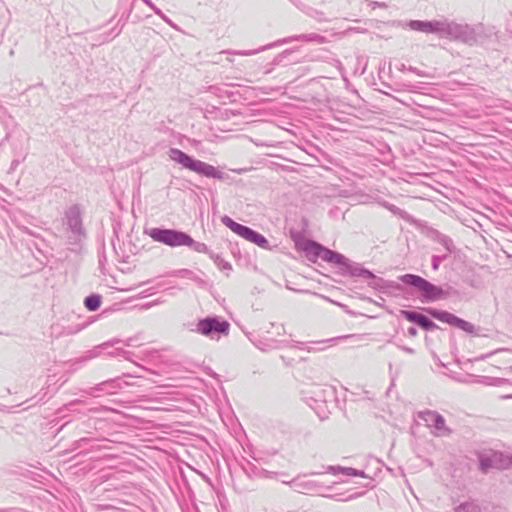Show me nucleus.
I'll return each instance as SVG.
<instances>
[{
	"label": "nucleus",
	"mask_w": 512,
	"mask_h": 512,
	"mask_svg": "<svg viewBox=\"0 0 512 512\" xmlns=\"http://www.w3.org/2000/svg\"><path fill=\"white\" fill-rule=\"evenodd\" d=\"M407 334L410 336V337H416L417 334H418V331L415 327H409L408 330H407Z\"/></svg>",
	"instance_id": "47"
},
{
	"label": "nucleus",
	"mask_w": 512,
	"mask_h": 512,
	"mask_svg": "<svg viewBox=\"0 0 512 512\" xmlns=\"http://www.w3.org/2000/svg\"><path fill=\"white\" fill-rule=\"evenodd\" d=\"M307 42H315V43H325L326 38L320 34L317 33H308L307 34Z\"/></svg>",
	"instance_id": "37"
},
{
	"label": "nucleus",
	"mask_w": 512,
	"mask_h": 512,
	"mask_svg": "<svg viewBox=\"0 0 512 512\" xmlns=\"http://www.w3.org/2000/svg\"><path fill=\"white\" fill-rule=\"evenodd\" d=\"M344 277L363 278L370 280L368 286L385 294H393L402 291L400 283L386 280L376 276L372 271L364 268L360 263L350 261L343 274Z\"/></svg>",
	"instance_id": "3"
},
{
	"label": "nucleus",
	"mask_w": 512,
	"mask_h": 512,
	"mask_svg": "<svg viewBox=\"0 0 512 512\" xmlns=\"http://www.w3.org/2000/svg\"><path fill=\"white\" fill-rule=\"evenodd\" d=\"M475 29H477V43L484 38H498V31L494 26H485L482 23L475 25Z\"/></svg>",
	"instance_id": "22"
},
{
	"label": "nucleus",
	"mask_w": 512,
	"mask_h": 512,
	"mask_svg": "<svg viewBox=\"0 0 512 512\" xmlns=\"http://www.w3.org/2000/svg\"><path fill=\"white\" fill-rule=\"evenodd\" d=\"M427 85H428V83H425V82H416V83L410 85V88H411V91L417 92V91L426 89Z\"/></svg>",
	"instance_id": "41"
},
{
	"label": "nucleus",
	"mask_w": 512,
	"mask_h": 512,
	"mask_svg": "<svg viewBox=\"0 0 512 512\" xmlns=\"http://www.w3.org/2000/svg\"><path fill=\"white\" fill-rule=\"evenodd\" d=\"M512 467V455L501 451H489L479 455V468L483 473L490 469L506 470Z\"/></svg>",
	"instance_id": "10"
},
{
	"label": "nucleus",
	"mask_w": 512,
	"mask_h": 512,
	"mask_svg": "<svg viewBox=\"0 0 512 512\" xmlns=\"http://www.w3.org/2000/svg\"><path fill=\"white\" fill-rule=\"evenodd\" d=\"M189 242L185 243L184 246L190 247L193 251L198 253H207L210 255V251L208 249V246L205 243L197 242L193 240V238L189 235Z\"/></svg>",
	"instance_id": "26"
},
{
	"label": "nucleus",
	"mask_w": 512,
	"mask_h": 512,
	"mask_svg": "<svg viewBox=\"0 0 512 512\" xmlns=\"http://www.w3.org/2000/svg\"><path fill=\"white\" fill-rule=\"evenodd\" d=\"M114 385V380L104 381L102 383L97 384L95 387H92L88 392L91 396H98V393L104 392L106 393L107 386Z\"/></svg>",
	"instance_id": "28"
},
{
	"label": "nucleus",
	"mask_w": 512,
	"mask_h": 512,
	"mask_svg": "<svg viewBox=\"0 0 512 512\" xmlns=\"http://www.w3.org/2000/svg\"><path fill=\"white\" fill-rule=\"evenodd\" d=\"M222 223L245 240L256 244L260 248L270 249L268 240L250 227L235 222L229 216L222 217Z\"/></svg>",
	"instance_id": "9"
},
{
	"label": "nucleus",
	"mask_w": 512,
	"mask_h": 512,
	"mask_svg": "<svg viewBox=\"0 0 512 512\" xmlns=\"http://www.w3.org/2000/svg\"><path fill=\"white\" fill-rule=\"evenodd\" d=\"M328 472L332 474H338L343 473L348 476H354V477H364L365 473L362 470H357L351 467H341V466H329Z\"/></svg>",
	"instance_id": "23"
},
{
	"label": "nucleus",
	"mask_w": 512,
	"mask_h": 512,
	"mask_svg": "<svg viewBox=\"0 0 512 512\" xmlns=\"http://www.w3.org/2000/svg\"><path fill=\"white\" fill-rule=\"evenodd\" d=\"M147 233L154 241L170 247L184 246L189 242V234L175 229L152 228Z\"/></svg>",
	"instance_id": "8"
},
{
	"label": "nucleus",
	"mask_w": 512,
	"mask_h": 512,
	"mask_svg": "<svg viewBox=\"0 0 512 512\" xmlns=\"http://www.w3.org/2000/svg\"><path fill=\"white\" fill-rule=\"evenodd\" d=\"M252 473L255 476L260 477V478H274L276 475H278L277 472H272V471H268L266 469L257 468V467L252 468Z\"/></svg>",
	"instance_id": "32"
},
{
	"label": "nucleus",
	"mask_w": 512,
	"mask_h": 512,
	"mask_svg": "<svg viewBox=\"0 0 512 512\" xmlns=\"http://www.w3.org/2000/svg\"><path fill=\"white\" fill-rule=\"evenodd\" d=\"M400 313L406 320L417 324L425 331H431L438 328V325L424 314L412 310H401Z\"/></svg>",
	"instance_id": "16"
},
{
	"label": "nucleus",
	"mask_w": 512,
	"mask_h": 512,
	"mask_svg": "<svg viewBox=\"0 0 512 512\" xmlns=\"http://www.w3.org/2000/svg\"><path fill=\"white\" fill-rule=\"evenodd\" d=\"M92 424H95V420H93V419H89L86 422H83L81 431L88 432V429L92 427Z\"/></svg>",
	"instance_id": "46"
},
{
	"label": "nucleus",
	"mask_w": 512,
	"mask_h": 512,
	"mask_svg": "<svg viewBox=\"0 0 512 512\" xmlns=\"http://www.w3.org/2000/svg\"><path fill=\"white\" fill-rule=\"evenodd\" d=\"M274 67L273 66H270L269 63L265 66V70H264V73L265 74H270L272 71H273Z\"/></svg>",
	"instance_id": "55"
},
{
	"label": "nucleus",
	"mask_w": 512,
	"mask_h": 512,
	"mask_svg": "<svg viewBox=\"0 0 512 512\" xmlns=\"http://www.w3.org/2000/svg\"><path fill=\"white\" fill-rule=\"evenodd\" d=\"M306 394L309 395V406L316 411L321 419H325L327 417L326 412L317 410V406L333 401L336 398V389L331 385L314 384Z\"/></svg>",
	"instance_id": "7"
},
{
	"label": "nucleus",
	"mask_w": 512,
	"mask_h": 512,
	"mask_svg": "<svg viewBox=\"0 0 512 512\" xmlns=\"http://www.w3.org/2000/svg\"><path fill=\"white\" fill-rule=\"evenodd\" d=\"M398 348L401 349L402 351L408 353V354H414L415 353V350L413 348H410V347H407V346L399 345Z\"/></svg>",
	"instance_id": "48"
},
{
	"label": "nucleus",
	"mask_w": 512,
	"mask_h": 512,
	"mask_svg": "<svg viewBox=\"0 0 512 512\" xmlns=\"http://www.w3.org/2000/svg\"><path fill=\"white\" fill-rule=\"evenodd\" d=\"M210 257L214 260L215 264L221 270H231L232 266L229 262L225 261L220 255H214V253H210Z\"/></svg>",
	"instance_id": "31"
},
{
	"label": "nucleus",
	"mask_w": 512,
	"mask_h": 512,
	"mask_svg": "<svg viewBox=\"0 0 512 512\" xmlns=\"http://www.w3.org/2000/svg\"><path fill=\"white\" fill-rule=\"evenodd\" d=\"M102 302V297L98 294H91L84 300V305L89 311H96L99 309Z\"/></svg>",
	"instance_id": "24"
},
{
	"label": "nucleus",
	"mask_w": 512,
	"mask_h": 512,
	"mask_svg": "<svg viewBox=\"0 0 512 512\" xmlns=\"http://www.w3.org/2000/svg\"><path fill=\"white\" fill-rule=\"evenodd\" d=\"M370 6H372V8H376V7L385 8V7H386V4H385L384 2L372 1V2L370 3Z\"/></svg>",
	"instance_id": "49"
},
{
	"label": "nucleus",
	"mask_w": 512,
	"mask_h": 512,
	"mask_svg": "<svg viewBox=\"0 0 512 512\" xmlns=\"http://www.w3.org/2000/svg\"><path fill=\"white\" fill-rule=\"evenodd\" d=\"M291 53L292 50L290 49L284 50L283 52L275 56L272 62L269 63V65L273 67L280 65L284 61V59Z\"/></svg>",
	"instance_id": "35"
},
{
	"label": "nucleus",
	"mask_w": 512,
	"mask_h": 512,
	"mask_svg": "<svg viewBox=\"0 0 512 512\" xmlns=\"http://www.w3.org/2000/svg\"><path fill=\"white\" fill-rule=\"evenodd\" d=\"M283 483L288 484L295 492L301 494H312L319 490L320 485L312 480H306L301 477L294 478L293 480Z\"/></svg>",
	"instance_id": "17"
},
{
	"label": "nucleus",
	"mask_w": 512,
	"mask_h": 512,
	"mask_svg": "<svg viewBox=\"0 0 512 512\" xmlns=\"http://www.w3.org/2000/svg\"><path fill=\"white\" fill-rule=\"evenodd\" d=\"M429 236L433 241L441 244L448 253L455 251L453 240L449 236L439 232L438 230L430 231Z\"/></svg>",
	"instance_id": "21"
},
{
	"label": "nucleus",
	"mask_w": 512,
	"mask_h": 512,
	"mask_svg": "<svg viewBox=\"0 0 512 512\" xmlns=\"http://www.w3.org/2000/svg\"><path fill=\"white\" fill-rule=\"evenodd\" d=\"M205 141L211 142V143H219L224 140V137H221L215 133H207L204 138Z\"/></svg>",
	"instance_id": "38"
},
{
	"label": "nucleus",
	"mask_w": 512,
	"mask_h": 512,
	"mask_svg": "<svg viewBox=\"0 0 512 512\" xmlns=\"http://www.w3.org/2000/svg\"><path fill=\"white\" fill-rule=\"evenodd\" d=\"M183 273H185V274H187V275H191V274H192V272H191V271H189V270H183Z\"/></svg>",
	"instance_id": "58"
},
{
	"label": "nucleus",
	"mask_w": 512,
	"mask_h": 512,
	"mask_svg": "<svg viewBox=\"0 0 512 512\" xmlns=\"http://www.w3.org/2000/svg\"><path fill=\"white\" fill-rule=\"evenodd\" d=\"M63 224L65 231H85L78 205H73L66 210Z\"/></svg>",
	"instance_id": "15"
},
{
	"label": "nucleus",
	"mask_w": 512,
	"mask_h": 512,
	"mask_svg": "<svg viewBox=\"0 0 512 512\" xmlns=\"http://www.w3.org/2000/svg\"><path fill=\"white\" fill-rule=\"evenodd\" d=\"M135 3L136 0H119L117 11V14L119 15L118 23L111 29L109 37H106L105 41H110L121 33L132 13Z\"/></svg>",
	"instance_id": "13"
},
{
	"label": "nucleus",
	"mask_w": 512,
	"mask_h": 512,
	"mask_svg": "<svg viewBox=\"0 0 512 512\" xmlns=\"http://www.w3.org/2000/svg\"><path fill=\"white\" fill-rule=\"evenodd\" d=\"M405 26L413 31L436 34L441 38H447L469 46L477 43L478 32L475 29V25L460 24L448 19H441L431 21L410 20Z\"/></svg>",
	"instance_id": "1"
},
{
	"label": "nucleus",
	"mask_w": 512,
	"mask_h": 512,
	"mask_svg": "<svg viewBox=\"0 0 512 512\" xmlns=\"http://www.w3.org/2000/svg\"><path fill=\"white\" fill-rule=\"evenodd\" d=\"M209 91H210L211 93H213V94H217L218 92H220V91H221V88H220V87H218V86H210V87H209Z\"/></svg>",
	"instance_id": "52"
},
{
	"label": "nucleus",
	"mask_w": 512,
	"mask_h": 512,
	"mask_svg": "<svg viewBox=\"0 0 512 512\" xmlns=\"http://www.w3.org/2000/svg\"><path fill=\"white\" fill-rule=\"evenodd\" d=\"M0 121L2 125H4L6 128L15 125L14 119L7 113L6 109H4L3 107H0Z\"/></svg>",
	"instance_id": "29"
},
{
	"label": "nucleus",
	"mask_w": 512,
	"mask_h": 512,
	"mask_svg": "<svg viewBox=\"0 0 512 512\" xmlns=\"http://www.w3.org/2000/svg\"><path fill=\"white\" fill-rule=\"evenodd\" d=\"M23 230H24L25 232H27V233H29V234L33 235V234L29 231V229H28V228L24 227V228H23Z\"/></svg>",
	"instance_id": "59"
},
{
	"label": "nucleus",
	"mask_w": 512,
	"mask_h": 512,
	"mask_svg": "<svg viewBox=\"0 0 512 512\" xmlns=\"http://www.w3.org/2000/svg\"><path fill=\"white\" fill-rule=\"evenodd\" d=\"M478 507L470 502L460 504L455 508L456 512H477Z\"/></svg>",
	"instance_id": "36"
},
{
	"label": "nucleus",
	"mask_w": 512,
	"mask_h": 512,
	"mask_svg": "<svg viewBox=\"0 0 512 512\" xmlns=\"http://www.w3.org/2000/svg\"><path fill=\"white\" fill-rule=\"evenodd\" d=\"M295 347H298L299 349H306L308 352L316 351L315 348H311V347L304 348V343H301V342H298L297 345H295Z\"/></svg>",
	"instance_id": "50"
},
{
	"label": "nucleus",
	"mask_w": 512,
	"mask_h": 512,
	"mask_svg": "<svg viewBox=\"0 0 512 512\" xmlns=\"http://www.w3.org/2000/svg\"><path fill=\"white\" fill-rule=\"evenodd\" d=\"M155 14H157L163 21H165L172 28H176L174 22L167 17L159 8H155Z\"/></svg>",
	"instance_id": "40"
},
{
	"label": "nucleus",
	"mask_w": 512,
	"mask_h": 512,
	"mask_svg": "<svg viewBox=\"0 0 512 512\" xmlns=\"http://www.w3.org/2000/svg\"><path fill=\"white\" fill-rule=\"evenodd\" d=\"M385 207L395 215L402 216L403 211L393 204H386Z\"/></svg>",
	"instance_id": "44"
},
{
	"label": "nucleus",
	"mask_w": 512,
	"mask_h": 512,
	"mask_svg": "<svg viewBox=\"0 0 512 512\" xmlns=\"http://www.w3.org/2000/svg\"><path fill=\"white\" fill-rule=\"evenodd\" d=\"M168 156L171 160L182 165L183 168L189 169L199 175L218 180H224L226 178V175L213 165L194 159L180 149L170 148Z\"/></svg>",
	"instance_id": "4"
},
{
	"label": "nucleus",
	"mask_w": 512,
	"mask_h": 512,
	"mask_svg": "<svg viewBox=\"0 0 512 512\" xmlns=\"http://www.w3.org/2000/svg\"><path fill=\"white\" fill-rule=\"evenodd\" d=\"M282 341H277L274 339L266 340V341H258L255 343L256 347L262 351H269L271 349H277L281 347Z\"/></svg>",
	"instance_id": "27"
},
{
	"label": "nucleus",
	"mask_w": 512,
	"mask_h": 512,
	"mask_svg": "<svg viewBox=\"0 0 512 512\" xmlns=\"http://www.w3.org/2000/svg\"><path fill=\"white\" fill-rule=\"evenodd\" d=\"M65 237L67 248L71 252L80 253L87 234L86 231H65Z\"/></svg>",
	"instance_id": "18"
},
{
	"label": "nucleus",
	"mask_w": 512,
	"mask_h": 512,
	"mask_svg": "<svg viewBox=\"0 0 512 512\" xmlns=\"http://www.w3.org/2000/svg\"><path fill=\"white\" fill-rule=\"evenodd\" d=\"M417 416L428 427H433L435 429L434 434L438 437L449 436L452 433V430L446 426L444 417L437 411L424 410L418 412Z\"/></svg>",
	"instance_id": "12"
},
{
	"label": "nucleus",
	"mask_w": 512,
	"mask_h": 512,
	"mask_svg": "<svg viewBox=\"0 0 512 512\" xmlns=\"http://www.w3.org/2000/svg\"><path fill=\"white\" fill-rule=\"evenodd\" d=\"M138 340H139V337H138V336L130 337V338H128V339H126V340L124 341V344H125L126 346H132V347H134V346H140L141 344L138 342Z\"/></svg>",
	"instance_id": "42"
},
{
	"label": "nucleus",
	"mask_w": 512,
	"mask_h": 512,
	"mask_svg": "<svg viewBox=\"0 0 512 512\" xmlns=\"http://www.w3.org/2000/svg\"><path fill=\"white\" fill-rule=\"evenodd\" d=\"M76 404V402H70L68 405H67V408L69 410H72V407Z\"/></svg>",
	"instance_id": "57"
},
{
	"label": "nucleus",
	"mask_w": 512,
	"mask_h": 512,
	"mask_svg": "<svg viewBox=\"0 0 512 512\" xmlns=\"http://www.w3.org/2000/svg\"><path fill=\"white\" fill-rule=\"evenodd\" d=\"M147 6H149L154 12L155 8H157L151 0H142Z\"/></svg>",
	"instance_id": "53"
},
{
	"label": "nucleus",
	"mask_w": 512,
	"mask_h": 512,
	"mask_svg": "<svg viewBox=\"0 0 512 512\" xmlns=\"http://www.w3.org/2000/svg\"><path fill=\"white\" fill-rule=\"evenodd\" d=\"M357 496H358V494L350 495L349 497H347V498L345 499V501L353 500V499H355Z\"/></svg>",
	"instance_id": "56"
},
{
	"label": "nucleus",
	"mask_w": 512,
	"mask_h": 512,
	"mask_svg": "<svg viewBox=\"0 0 512 512\" xmlns=\"http://www.w3.org/2000/svg\"><path fill=\"white\" fill-rule=\"evenodd\" d=\"M120 388H121V385L116 380H114V385L107 386L106 393L114 394Z\"/></svg>",
	"instance_id": "43"
},
{
	"label": "nucleus",
	"mask_w": 512,
	"mask_h": 512,
	"mask_svg": "<svg viewBox=\"0 0 512 512\" xmlns=\"http://www.w3.org/2000/svg\"><path fill=\"white\" fill-rule=\"evenodd\" d=\"M427 312L435 319L447 323L451 326H454L470 335L481 336L479 333L480 328L475 327L472 323L459 318L458 316L444 310H439L435 308L427 309Z\"/></svg>",
	"instance_id": "11"
},
{
	"label": "nucleus",
	"mask_w": 512,
	"mask_h": 512,
	"mask_svg": "<svg viewBox=\"0 0 512 512\" xmlns=\"http://www.w3.org/2000/svg\"><path fill=\"white\" fill-rule=\"evenodd\" d=\"M450 253H445L443 255H433L431 259V266L434 271H437L440 267V264L445 261Z\"/></svg>",
	"instance_id": "33"
},
{
	"label": "nucleus",
	"mask_w": 512,
	"mask_h": 512,
	"mask_svg": "<svg viewBox=\"0 0 512 512\" xmlns=\"http://www.w3.org/2000/svg\"><path fill=\"white\" fill-rule=\"evenodd\" d=\"M107 355L110 357H123L124 359L131 361L132 353L123 348H115L114 350L107 352Z\"/></svg>",
	"instance_id": "30"
},
{
	"label": "nucleus",
	"mask_w": 512,
	"mask_h": 512,
	"mask_svg": "<svg viewBox=\"0 0 512 512\" xmlns=\"http://www.w3.org/2000/svg\"><path fill=\"white\" fill-rule=\"evenodd\" d=\"M294 41H303V42H307V34H300V35H293V36H289V37H286V38H282V39H279L275 42H272V43H269L267 45H264L258 49H253V50H224L222 51L221 53H226V54H230V55H240V56H252V55H255L257 53H260V52H263L265 50H268V49H271V48H274V47H277V46H280V45H283V44H288V43H292Z\"/></svg>",
	"instance_id": "14"
},
{
	"label": "nucleus",
	"mask_w": 512,
	"mask_h": 512,
	"mask_svg": "<svg viewBox=\"0 0 512 512\" xmlns=\"http://www.w3.org/2000/svg\"><path fill=\"white\" fill-rule=\"evenodd\" d=\"M189 330L211 340L218 341L221 337L229 335L230 323L217 315L207 316L199 319L194 327Z\"/></svg>",
	"instance_id": "6"
},
{
	"label": "nucleus",
	"mask_w": 512,
	"mask_h": 512,
	"mask_svg": "<svg viewBox=\"0 0 512 512\" xmlns=\"http://www.w3.org/2000/svg\"><path fill=\"white\" fill-rule=\"evenodd\" d=\"M302 249L309 259L320 258L327 263L335 265L338 268L337 273L341 276H343L346 267H348L351 261L343 254L326 248L314 240H307Z\"/></svg>",
	"instance_id": "5"
},
{
	"label": "nucleus",
	"mask_w": 512,
	"mask_h": 512,
	"mask_svg": "<svg viewBox=\"0 0 512 512\" xmlns=\"http://www.w3.org/2000/svg\"><path fill=\"white\" fill-rule=\"evenodd\" d=\"M295 7H297L299 10L303 11L304 13L308 14L309 16L313 17V18H316V19H320L319 16L322 15L321 12L319 11H316L312 8H310L309 6H307L306 4H304L302 1L300 0H289Z\"/></svg>",
	"instance_id": "25"
},
{
	"label": "nucleus",
	"mask_w": 512,
	"mask_h": 512,
	"mask_svg": "<svg viewBox=\"0 0 512 512\" xmlns=\"http://www.w3.org/2000/svg\"><path fill=\"white\" fill-rule=\"evenodd\" d=\"M252 168H239V169H233L232 171L237 174H243L251 170Z\"/></svg>",
	"instance_id": "51"
},
{
	"label": "nucleus",
	"mask_w": 512,
	"mask_h": 512,
	"mask_svg": "<svg viewBox=\"0 0 512 512\" xmlns=\"http://www.w3.org/2000/svg\"><path fill=\"white\" fill-rule=\"evenodd\" d=\"M291 53L292 50L290 49L284 50L283 52L275 56L272 62L269 63V65L273 67L280 65L284 61V59Z\"/></svg>",
	"instance_id": "34"
},
{
	"label": "nucleus",
	"mask_w": 512,
	"mask_h": 512,
	"mask_svg": "<svg viewBox=\"0 0 512 512\" xmlns=\"http://www.w3.org/2000/svg\"><path fill=\"white\" fill-rule=\"evenodd\" d=\"M398 279L401 283L415 288L420 293L419 298L423 303L445 300L457 294V291L449 285H445V287L437 286L415 274H404L399 276Z\"/></svg>",
	"instance_id": "2"
},
{
	"label": "nucleus",
	"mask_w": 512,
	"mask_h": 512,
	"mask_svg": "<svg viewBox=\"0 0 512 512\" xmlns=\"http://www.w3.org/2000/svg\"><path fill=\"white\" fill-rule=\"evenodd\" d=\"M408 70H409L410 72H412V73H414V74L418 75V76H421V77H430V76H431L430 74H428V73H426V72H424V71H421V70H419V69H417V68H415V67H412V66H410V67L408 68Z\"/></svg>",
	"instance_id": "45"
},
{
	"label": "nucleus",
	"mask_w": 512,
	"mask_h": 512,
	"mask_svg": "<svg viewBox=\"0 0 512 512\" xmlns=\"http://www.w3.org/2000/svg\"><path fill=\"white\" fill-rule=\"evenodd\" d=\"M258 146H274L273 142H255Z\"/></svg>",
	"instance_id": "54"
},
{
	"label": "nucleus",
	"mask_w": 512,
	"mask_h": 512,
	"mask_svg": "<svg viewBox=\"0 0 512 512\" xmlns=\"http://www.w3.org/2000/svg\"><path fill=\"white\" fill-rule=\"evenodd\" d=\"M108 346V343H104L101 346L95 347L87 352H85L84 355L76 359L73 363L69 366V372L73 373L79 370L85 363L88 361L95 359L98 357L103 349H105Z\"/></svg>",
	"instance_id": "19"
},
{
	"label": "nucleus",
	"mask_w": 512,
	"mask_h": 512,
	"mask_svg": "<svg viewBox=\"0 0 512 512\" xmlns=\"http://www.w3.org/2000/svg\"><path fill=\"white\" fill-rule=\"evenodd\" d=\"M96 439L90 437H83L75 441L72 445L73 451L80 450L81 453H87L88 451L100 450L102 447L95 444Z\"/></svg>",
	"instance_id": "20"
},
{
	"label": "nucleus",
	"mask_w": 512,
	"mask_h": 512,
	"mask_svg": "<svg viewBox=\"0 0 512 512\" xmlns=\"http://www.w3.org/2000/svg\"><path fill=\"white\" fill-rule=\"evenodd\" d=\"M25 160V155L21 158H16L14 160H12L11 164H10V167L7 171L8 174H12L13 172H15V170L18 168V166Z\"/></svg>",
	"instance_id": "39"
}]
</instances>
